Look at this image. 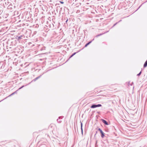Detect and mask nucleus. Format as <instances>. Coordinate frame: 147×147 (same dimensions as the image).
Returning <instances> with one entry per match:
<instances>
[{"label":"nucleus","mask_w":147,"mask_h":147,"mask_svg":"<svg viewBox=\"0 0 147 147\" xmlns=\"http://www.w3.org/2000/svg\"><path fill=\"white\" fill-rule=\"evenodd\" d=\"M101 105L100 104L98 105H93L91 106V108H94L96 107H101Z\"/></svg>","instance_id":"1"},{"label":"nucleus","mask_w":147,"mask_h":147,"mask_svg":"<svg viewBox=\"0 0 147 147\" xmlns=\"http://www.w3.org/2000/svg\"><path fill=\"white\" fill-rule=\"evenodd\" d=\"M98 130L99 131H100V133H101V137L102 138H103L104 137V136H105L103 132L101 130V129H100V128H99L98 129Z\"/></svg>","instance_id":"2"},{"label":"nucleus","mask_w":147,"mask_h":147,"mask_svg":"<svg viewBox=\"0 0 147 147\" xmlns=\"http://www.w3.org/2000/svg\"><path fill=\"white\" fill-rule=\"evenodd\" d=\"M102 121L103 123H105V124H106V125H108V123L104 119H102Z\"/></svg>","instance_id":"3"},{"label":"nucleus","mask_w":147,"mask_h":147,"mask_svg":"<svg viewBox=\"0 0 147 147\" xmlns=\"http://www.w3.org/2000/svg\"><path fill=\"white\" fill-rule=\"evenodd\" d=\"M147 66V60L145 62L144 65V67H146Z\"/></svg>","instance_id":"4"},{"label":"nucleus","mask_w":147,"mask_h":147,"mask_svg":"<svg viewBox=\"0 0 147 147\" xmlns=\"http://www.w3.org/2000/svg\"><path fill=\"white\" fill-rule=\"evenodd\" d=\"M91 42L90 41V42H89L88 43H87L85 46V47H86L90 43H91Z\"/></svg>","instance_id":"5"},{"label":"nucleus","mask_w":147,"mask_h":147,"mask_svg":"<svg viewBox=\"0 0 147 147\" xmlns=\"http://www.w3.org/2000/svg\"><path fill=\"white\" fill-rule=\"evenodd\" d=\"M76 53H74V54H73L70 57V58H71L72 57H73L74 55H75Z\"/></svg>","instance_id":"6"},{"label":"nucleus","mask_w":147,"mask_h":147,"mask_svg":"<svg viewBox=\"0 0 147 147\" xmlns=\"http://www.w3.org/2000/svg\"><path fill=\"white\" fill-rule=\"evenodd\" d=\"M82 123H81V128L82 131Z\"/></svg>","instance_id":"7"},{"label":"nucleus","mask_w":147,"mask_h":147,"mask_svg":"<svg viewBox=\"0 0 147 147\" xmlns=\"http://www.w3.org/2000/svg\"><path fill=\"white\" fill-rule=\"evenodd\" d=\"M127 84L128 85H129L130 84V82H127Z\"/></svg>","instance_id":"8"},{"label":"nucleus","mask_w":147,"mask_h":147,"mask_svg":"<svg viewBox=\"0 0 147 147\" xmlns=\"http://www.w3.org/2000/svg\"><path fill=\"white\" fill-rule=\"evenodd\" d=\"M60 3H61V4H63L64 3L63 2H62V1H60Z\"/></svg>","instance_id":"9"},{"label":"nucleus","mask_w":147,"mask_h":147,"mask_svg":"<svg viewBox=\"0 0 147 147\" xmlns=\"http://www.w3.org/2000/svg\"><path fill=\"white\" fill-rule=\"evenodd\" d=\"M141 73V71H140V73L138 75V76H139Z\"/></svg>","instance_id":"10"},{"label":"nucleus","mask_w":147,"mask_h":147,"mask_svg":"<svg viewBox=\"0 0 147 147\" xmlns=\"http://www.w3.org/2000/svg\"><path fill=\"white\" fill-rule=\"evenodd\" d=\"M18 38H19H19H21V36H19V37H18Z\"/></svg>","instance_id":"11"}]
</instances>
